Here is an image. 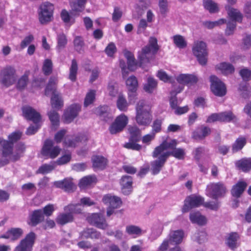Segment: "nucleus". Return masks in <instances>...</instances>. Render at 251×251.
Wrapping results in <instances>:
<instances>
[{"instance_id": "obj_1", "label": "nucleus", "mask_w": 251, "mask_h": 251, "mask_svg": "<svg viewBox=\"0 0 251 251\" xmlns=\"http://www.w3.org/2000/svg\"><path fill=\"white\" fill-rule=\"evenodd\" d=\"M158 50L157 39L154 37H151L149 44L138 52V59L139 66L143 68L148 66Z\"/></svg>"}, {"instance_id": "obj_2", "label": "nucleus", "mask_w": 251, "mask_h": 251, "mask_svg": "<svg viewBox=\"0 0 251 251\" xmlns=\"http://www.w3.org/2000/svg\"><path fill=\"white\" fill-rule=\"evenodd\" d=\"M152 116L150 108L146 105L144 100L138 102L136 106V121L140 126H148L150 124Z\"/></svg>"}, {"instance_id": "obj_3", "label": "nucleus", "mask_w": 251, "mask_h": 251, "mask_svg": "<svg viewBox=\"0 0 251 251\" xmlns=\"http://www.w3.org/2000/svg\"><path fill=\"white\" fill-rule=\"evenodd\" d=\"M16 70L12 66L7 65L0 71V83L5 87L12 85L17 79Z\"/></svg>"}, {"instance_id": "obj_4", "label": "nucleus", "mask_w": 251, "mask_h": 251, "mask_svg": "<svg viewBox=\"0 0 251 251\" xmlns=\"http://www.w3.org/2000/svg\"><path fill=\"white\" fill-rule=\"evenodd\" d=\"M192 50L200 64L202 66L205 65L207 63L208 55L205 43L203 41L195 42Z\"/></svg>"}, {"instance_id": "obj_5", "label": "nucleus", "mask_w": 251, "mask_h": 251, "mask_svg": "<svg viewBox=\"0 0 251 251\" xmlns=\"http://www.w3.org/2000/svg\"><path fill=\"white\" fill-rule=\"evenodd\" d=\"M53 10V5L50 2H45L40 5L39 20L41 24H46L51 21Z\"/></svg>"}, {"instance_id": "obj_6", "label": "nucleus", "mask_w": 251, "mask_h": 251, "mask_svg": "<svg viewBox=\"0 0 251 251\" xmlns=\"http://www.w3.org/2000/svg\"><path fill=\"white\" fill-rule=\"evenodd\" d=\"M81 206L80 204H70L65 208V211H69L70 213H63L59 215L56 219L57 224L64 225L69 222L73 221V217L72 213H79L81 211V209L79 207Z\"/></svg>"}, {"instance_id": "obj_7", "label": "nucleus", "mask_w": 251, "mask_h": 251, "mask_svg": "<svg viewBox=\"0 0 251 251\" xmlns=\"http://www.w3.org/2000/svg\"><path fill=\"white\" fill-rule=\"evenodd\" d=\"M210 81L211 91L215 96L222 97L226 95V86L219 78L215 75H211L210 77Z\"/></svg>"}, {"instance_id": "obj_8", "label": "nucleus", "mask_w": 251, "mask_h": 251, "mask_svg": "<svg viewBox=\"0 0 251 251\" xmlns=\"http://www.w3.org/2000/svg\"><path fill=\"white\" fill-rule=\"evenodd\" d=\"M35 239V234L33 232L27 234L16 247L14 251H32Z\"/></svg>"}, {"instance_id": "obj_9", "label": "nucleus", "mask_w": 251, "mask_h": 251, "mask_svg": "<svg viewBox=\"0 0 251 251\" xmlns=\"http://www.w3.org/2000/svg\"><path fill=\"white\" fill-rule=\"evenodd\" d=\"M204 199L200 196L197 195L190 196L185 199L184 204L182 208V212L186 213L188 212L193 207H197L200 205H202Z\"/></svg>"}, {"instance_id": "obj_10", "label": "nucleus", "mask_w": 251, "mask_h": 251, "mask_svg": "<svg viewBox=\"0 0 251 251\" xmlns=\"http://www.w3.org/2000/svg\"><path fill=\"white\" fill-rule=\"evenodd\" d=\"M60 152V149L58 146L53 147V142L52 140L47 139L45 141L42 149V154L43 156L54 158L59 155Z\"/></svg>"}, {"instance_id": "obj_11", "label": "nucleus", "mask_w": 251, "mask_h": 251, "mask_svg": "<svg viewBox=\"0 0 251 251\" xmlns=\"http://www.w3.org/2000/svg\"><path fill=\"white\" fill-rule=\"evenodd\" d=\"M127 123L128 118L125 115L121 114L118 116L109 127L110 133L114 134L122 131Z\"/></svg>"}, {"instance_id": "obj_12", "label": "nucleus", "mask_w": 251, "mask_h": 251, "mask_svg": "<svg viewBox=\"0 0 251 251\" xmlns=\"http://www.w3.org/2000/svg\"><path fill=\"white\" fill-rule=\"evenodd\" d=\"M88 140V138L86 135L79 133L75 136H66L63 143L67 147L75 148L78 145L79 143H86Z\"/></svg>"}, {"instance_id": "obj_13", "label": "nucleus", "mask_w": 251, "mask_h": 251, "mask_svg": "<svg viewBox=\"0 0 251 251\" xmlns=\"http://www.w3.org/2000/svg\"><path fill=\"white\" fill-rule=\"evenodd\" d=\"M81 110V106L78 104L71 105L64 111L63 115L64 123L69 124L71 123L76 118Z\"/></svg>"}, {"instance_id": "obj_14", "label": "nucleus", "mask_w": 251, "mask_h": 251, "mask_svg": "<svg viewBox=\"0 0 251 251\" xmlns=\"http://www.w3.org/2000/svg\"><path fill=\"white\" fill-rule=\"evenodd\" d=\"M23 116L28 120L32 121L34 123H39L41 117L39 113L29 106H25L22 108Z\"/></svg>"}, {"instance_id": "obj_15", "label": "nucleus", "mask_w": 251, "mask_h": 251, "mask_svg": "<svg viewBox=\"0 0 251 251\" xmlns=\"http://www.w3.org/2000/svg\"><path fill=\"white\" fill-rule=\"evenodd\" d=\"M88 220L91 224L100 229H105L108 226L105 218L100 214L93 213L88 218Z\"/></svg>"}, {"instance_id": "obj_16", "label": "nucleus", "mask_w": 251, "mask_h": 251, "mask_svg": "<svg viewBox=\"0 0 251 251\" xmlns=\"http://www.w3.org/2000/svg\"><path fill=\"white\" fill-rule=\"evenodd\" d=\"M102 201L105 204L108 205V207L114 209L119 208L122 204V201L119 197L111 194L104 195Z\"/></svg>"}, {"instance_id": "obj_17", "label": "nucleus", "mask_w": 251, "mask_h": 251, "mask_svg": "<svg viewBox=\"0 0 251 251\" xmlns=\"http://www.w3.org/2000/svg\"><path fill=\"white\" fill-rule=\"evenodd\" d=\"M211 132V130L210 127L201 125L192 132V137L195 140H201L210 135Z\"/></svg>"}, {"instance_id": "obj_18", "label": "nucleus", "mask_w": 251, "mask_h": 251, "mask_svg": "<svg viewBox=\"0 0 251 251\" xmlns=\"http://www.w3.org/2000/svg\"><path fill=\"white\" fill-rule=\"evenodd\" d=\"M239 239V234L236 232H232L227 235L225 239V243L229 248L234 250L239 246L238 241Z\"/></svg>"}, {"instance_id": "obj_19", "label": "nucleus", "mask_w": 251, "mask_h": 251, "mask_svg": "<svg viewBox=\"0 0 251 251\" xmlns=\"http://www.w3.org/2000/svg\"><path fill=\"white\" fill-rule=\"evenodd\" d=\"M166 160V156L163 153L157 159L151 162V170L153 175H157L160 172Z\"/></svg>"}, {"instance_id": "obj_20", "label": "nucleus", "mask_w": 251, "mask_h": 251, "mask_svg": "<svg viewBox=\"0 0 251 251\" xmlns=\"http://www.w3.org/2000/svg\"><path fill=\"white\" fill-rule=\"evenodd\" d=\"M0 145L2 147V156L3 157H9L10 158V156L13 153V144L0 138Z\"/></svg>"}, {"instance_id": "obj_21", "label": "nucleus", "mask_w": 251, "mask_h": 251, "mask_svg": "<svg viewBox=\"0 0 251 251\" xmlns=\"http://www.w3.org/2000/svg\"><path fill=\"white\" fill-rule=\"evenodd\" d=\"M189 218L193 224H196L200 226H203L207 223V218L200 212H192L190 213Z\"/></svg>"}, {"instance_id": "obj_22", "label": "nucleus", "mask_w": 251, "mask_h": 251, "mask_svg": "<svg viewBox=\"0 0 251 251\" xmlns=\"http://www.w3.org/2000/svg\"><path fill=\"white\" fill-rule=\"evenodd\" d=\"M23 234V230L21 228H12L8 230L1 237L15 241L19 239Z\"/></svg>"}, {"instance_id": "obj_23", "label": "nucleus", "mask_w": 251, "mask_h": 251, "mask_svg": "<svg viewBox=\"0 0 251 251\" xmlns=\"http://www.w3.org/2000/svg\"><path fill=\"white\" fill-rule=\"evenodd\" d=\"M176 80L180 84L191 85L197 82L198 78L193 75L181 74L177 76Z\"/></svg>"}, {"instance_id": "obj_24", "label": "nucleus", "mask_w": 251, "mask_h": 251, "mask_svg": "<svg viewBox=\"0 0 251 251\" xmlns=\"http://www.w3.org/2000/svg\"><path fill=\"white\" fill-rule=\"evenodd\" d=\"M235 166L243 172H249L251 170V158H243L235 162Z\"/></svg>"}, {"instance_id": "obj_25", "label": "nucleus", "mask_w": 251, "mask_h": 251, "mask_svg": "<svg viewBox=\"0 0 251 251\" xmlns=\"http://www.w3.org/2000/svg\"><path fill=\"white\" fill-rule=\"evenodd\" d=\"M226 9L232 22L241 23L243 16L241 13L237 9L231 7L229 5L226 6Z\"/></svg>"}, {"instance_id": "obj_26", "label": "nucleus", "mask_w": 251, "mask_h": 251, "mask_svg": "<svg viewBox=\"0 0 251 251\" xmlns=\"http://www.w3.org/2000/svg\"><path fill=\"white\" fill-rule=\"evenodd\" d=\"M25 150V147L24 143L20 142L16 145L15 150L13 153L10 156V159L13 162H15L23 156Z\"/></svg>"}, {"instance_id": "obj_27", "label": "nucleus", "mask_w": 251, "mask_h": 251, "mask_svg": "<svg viewBox=\"0 0 251 251\" xmlns=\"http://www.w3.org/2000/svg\"><path fill=\"white\" fill-rule=\"evenodd\" d=\"M54 185L58 188H74L76 187L71 177H66L63 180L54 181Z\"/></svg>"}, {"instance_id": "obj_28", "label": "nucleus", "mask_w": 251, "mask_h": 251, "mask_svg": "<svg viewBox=\"0 0 251 251\" xmlns=\"http://www.w3.org/2000/svg\"><path fill=\"white\" fill-rule=\"evenodd\" d=\"M95 113L100 118L107 122L112 119V116L109 111V108L106 105L100 106L95 110Z\"/></svg>"}, {"instance_id": "obj_29", "label": "nucleus", "mask_w": 251, "mask_h": 251, "mask_svg": "<svg viewBox=\"0 0 251 251\" xmlns=\"http://www.w3.org/2000/svg\"><path fill=\"white\" fill-rule=\"evenodd\" d=\"M57 82V80L56 77L54 76L50 77L45 90V94L46 96H48L50 93H51L52 95L55 93H59L56 91Z\"/></svg>"}, {"instance_id": "obj_30", "label": "nucleus", "mask_w": 251, "mask_h": 251, "mask_svg": "<svg viewBox=\"0 0 251 251\" xmlns=\"http://www.w3.org/2000/svg\"><path fill=\"white\" fill-rule=\"evenodd\" d=\"M50 103L52 107L56 110H59L63 106V100L59 92L52 95L50 99Z\"/></svg>"}, {"instance_id": "obj_31", "label": "nucleus", "mask_w": 251, "mask_h": 251, "mask_svg": "<svg viewBox=\"0 0 251 251\" xmlns=\"http://www.w3.org/2000/svg\"><path fill=\"white\" fill-rule=\"evenodd\" d=\"M184 237V232L182 230H176L172 231L170 234L169 240L172 244H179Z\"/></svg>"}, {"instance_id": "obj_32", "label": "nucleus", "mask_w": 251, "mask_h": 251, "mask_svg": "<svg viewBox=\"0 0 251 251\" xmlns=\"http://www.w3.org/2000/svg\"><path fill=\"white\" fill-rule=\"evenodd\" d=\"M97 182V179L95 176L90 175L84 176L79 181L78 186L80 188H83L87 186H90L93 184H96Z\"/></svg>"}, {"instance_id": "obj_33", "label": "nucleus", "mask_w": 251, "mask_h": 251, "mask_svg": "<svg viewBox=\"0 0 251 251\" xmlns=\"http://www.w3.org/2000/svg\"><path fill=\"white\" fill-rule=\"evenodd\" d=\"M124 55L127 59L128 71L135 70L136 68L137 63L133 54L130 51L126 50L124 52Z\"/></svg>"}, {"instance_id": "obj_34", "label": "nucleus", "mask_w": 251, "mask_h": 251, "mask_svg": "<svg viewBox=\"0 0 251 251\" xmlns=\"http://www.w3.org/2000/svg\"><path fill=\"white\" fill-rule=\"evenodd\" d=\"M128 131L130 134L129 140L138 142L141 139V131L136 126H129Z\"/></svg>"}, {"instance_id": "obj_35", "label": "nucleus", "mask_w": 251, "mask_h": 251, "mask_svg": "<svg viewBox=\"0 0 251 251\" xmlns=\"http://www.w3.org/2000/svg\"><path fill=\"white\" fill-rule=\"evenodd\" d=\"M216 68L225 75L232 74L234 72V67L229 63H221L216 66Z\"/></svg>"}, {"instance_id": "obj_36", "label": "nucleus", "mask_w": 251, "mask_h": 251, "mask_svg": "<svg viewBox=\"0 0 251 251\" xmlns=\"http://www.w3.org/2000/svg\"><path fill=\"white\" fill-rule=\"evenodd\" d=\"M166 158L171 155L178 159H182L184 158L185 154V151L184 149L181 148H175L173 151H167L163 153Z\"/></svg>"}, {"instance_id": "obj_37", "label": "nucleus", "mask_w": 251, "mask_h": 251, "mask_svg": "<svg viewBox=\"0 0 251 251\" xmlns=\"http://www.w3.org/2000/svg\"><path fill=\"white\" fill-rule=\"evenodd\" d=\"M247 143V139L243 136L239 137L232 146L233 152H237L241 150Z\"/></svg>"}, {"instance_id": "obj_38", "label": "nucleus", "mask_w": 251, "mask_h": 251, "mask_svg": "<svg viewBox=\"0 0 251 251\" xmlns=\"http://www.w3.org/2000/svg\"><path fill=\"white\" fill-rule=\"evenodd\" d=\"M81 235L84 238L98 239L100 234L95 229L87 228L81 233Z\"/></svg>"}, {"instance_id": "obj_39", "label": "nucleus", "mask_w": 251, "mask_h": 251, "mask_svg": "<svg viewBox=\"0 0 251 251\" xmlns=\"http://www.w3.org/2000/svg\"><path fill=\"white\" fill-rule=\"evenodd\" d=\"M93 166L95 168L103 169L107 163V160L101 156H96L93 159Z\"/></svg>"}, {"instance_id": "obj_40", "label": "nucleus", "mask_w": 251, "mask_h": 251, "mask_svg": "<svg viewBox=\"0 0 251 251\" xmlns=\"http://www.w3.org/2000/svg\"><path fill=\"white\" fill-rule=\"evenodd\" d=\"M44 220V215L41 209L34 210L31 215V221L35 226Z\"/></svg>"}, {"instance_id": "obj_41", "label": "nucleus", "mask_w": 251, "mask_h": 251, "mask_svg": "<svg viewBox=\"0 0 251 251\" xmlns=\"http://www.w3.org/2000/svg\"><path fill=\"white\" fill-rule=\"evenodd\" d=\"M48 115L52 126L56 129L59 125V115L54 110H51L48 112Z\"/></svg>"}, {"instance_id": "obj_42", "label": "nucleus", "mask_w": 251, "mask_h": 251, "mask_svg": "<svg viewBox=\"0 0 251 251\" xmlns=\"http://www.w3.org/2000/svg\"><path fill=\"white\" fill-rule=\"evenodd\" d=\"M75 50L79 53H82L84 51L85 43L82 37L79 36H75L74 41Z\"/></svg>"}, {"instance_id": "obj_43", "label": "nucleus", "mask_w": 251, "mask_h": 251, "mask_svg": "<svg viewBox=\"0 0 251 251\" xmlns=\"http://www.w3.org/2000/svg\"><path fill=\"white\" fill-rule=\"evenodd\" d=\"M157 85V81L153 77L150 76L148 78L147 83L144 86V90L149 93H151Z\"/></svg>"}, {"instance_id": "obj_44", "label": "nucleus", "mask_w": 251, "mask_h": 251, "mask_svg": "<svg viewBox=\"0 0 251 251\" xmlns=\"http://www.w3.org/2000/svg\"><path fill=\"white\" fill-rule=\"evenodd\" d=\"M28 82V75L26 72L20 77L16 84V88L19 90H23L25 89Z\"/></svg>"}, {"instance_id": "obj_45", "label": "nucleus", "mask_w": 251, "mask_h": 251, "mask_svg": "<svg viewBox=\"0 0 251 251\" xmlns=\"http://www.w3.org/2000/svg\"><path fill=\"white\" fill-rule=\"evenodd\" d=\"M219 114L220 122H230L234 120H236V116L230 111L221 112Z\"/></svg>"}, {"instance_id": "obj_46", "label": "nucleus", "mask_w": 251, "mask_h": 251, "mask_svg": "<svg viewBox=\"0 0 251 251\" xmlns=\"http://www.w3.org/2000/svg\"><path fill=\"white\" fill-rule=\"evenodd\" d=\"M57 45L56 49L58 51L65 48L67 44V39L66 36L64 33H60L57 36Z\"/></svg>"}, {"instance_id": "obj_47", "label": "nucleus", "mask_w": 251, "mask_h": 251, "mask_svg": "<svg viewBox=\"0 0 251 251\" xmlns=\"http://www.w3.org/2000/svg\"><path fill=\"white\" fill-rule=\"evenodd\" d=\"M207 195L214 199L223 197L226 193V189H207Z\"/></svg>"}, {"instance_id": "obj_48", "label": "nucleus", "mask_w": 251, "mask_h": 251, "mask_svg": "<svg viewBox=\"0 0 251 251\" xmlns=\"http://www.w3.org/2000/svg\"><path fill=\"white\" fill-rule=\"evenodd\" d=\"M128 104L126 98L122 95H119L117 100L118 108L122 111H126L127 109Z\"/></svg>"}, {"instance_id": "obj_49", "label": "nucleus", "mask_w": 251, "mask_h": 251, "mask_svg": "<svg viewBox=\"0 0 251 251\" xmlns=\"http://www.w3.org/2000/svg\"><path fill=\"white\" fill-rule=\"evenodd\" d=\"M126 84L128 90H137L138 84L136 77L134 75H131L126 80Z\"/></svg>"}, {"instance_id": "obj_50", "label": "nucleus", "mask_w": 251, "mask_h": 251, "mask_svg": "<svg viewBox=\"0 0 251 251\" xmlns=\"http://www.w3.org/2000/svg\"><path fill=\"white\" fill-rule=\"evenodd\" d=\"M53 64L51 60L46 59L44 60L42 70L45 75H49L52 73Z\"/></svg>"}, {"instance_id": "obj_51", "label": "nucleus", "mask_w": 251, "mask_h": 251, "mask_svg": "<svg viewBox=\"0 0 251 251\" xmlns=\"http://www.w3.org/2000/svg\"><path fill=\"white\" fill-rule=\"evenodd\" d=\"M204 8L208 10L210 13H214L218 11L216 3L211 0H205L203 1Z\"/></svg>"}, {"instance_id": "obj_52", "label": "nucleus", "mask_w": 251, "mask_h": 251, "mask_svg": "<svg viewBox=\"0 0 251 251\" xmlns=\"http://www.w3.org/2000/svg\"><path fill=\"white\" fill-rule=\"evenodd\" d=\"M207 234L204 231H197L192 236V239L201 244L204 242L206 240Z\"/></svg>"}, {"instance_id": "obj_53", "label": "nucleus", "mask_w": 251, "mask_h": 251, "mask_svg": "<svg viewBox=\"0 0 251 251\" xmlns=\"http://www.w3.org/2000/svg\"><path fill=\"white\" fill-rule=\"evenodd\" d=\"M74 16H75V15H72L71 11L69 13L65 9L62 10L61 13V19L65 23H71V24H73L75 22V20L73 17Z\"/></svg>"}, {"instance_id": "obj_54", "label": "nucleus", "mask_w": 251, "mask_h": 251, "mask_svg": "<svg viewBox=\"0 0 251 251\" xmlns=\"http://www.w3.org/2000/svg\"><path fill=\"white\" fill-rule=\"evenodd\" d=\"M77 69V62L75 59H73L72 61L71 66L70 69L69 74V78L72 81H75L76 80Z\"/></svg>"}, {"instance_id": "obj_55", "label": "nucleus", "mask_w": 251, "mask_h": 251, "mask_svg": "<svg viewBox=\"0 0 251 251\" xmlns=\"http://www.w3.org/2000/svg\"><path fill=\"white\" fill-rule=\"evenodd\" d=\"M126 232L129 235H139L141 234L142 229L138 226L129 225L126 226Z\"/></svg>"}, {"instance_id": "obj_56", "label": "nucleus", "mask_w": 251, "mask_h": 251, "mask_svg": "<svg viewBox=\"0 0 251 251\" xmlns=\"http://www.w3.org/2000/svg\"><path fill=\"white\" fill-rule=\"evenodd\" d=\"M173 39L175 44L179 48L183 49L187 46L186 41L181 35H175L173 37Z\"/></svg>"}, {"instance_id": "obj_57", "label": "nucleus", "mask_w": 251, "mask_h": 251, "mask_svg": "<svg viewBox=\"0 0 251 251\" xmlns=\"http://www.w3.org/2000/svg\"><path fill=\"white\" fill-rule=\"evenodd\" d=\"M120 184L122 188H129L132 187V178L130 176H123L120 180Z\"/></svg>"}, {"instance_id": "obj_58", "label": "nucleus", "mask_w": 251, "mask_h": 251, "mask_svg": "<svg viewBox=\"0 0 251 251\" xmlns=\"http://www.w3.org/2000/svg\"><path fill=\"white\" fill-rule=\"evenodd\" d=\"M226 22L224 19H221L217 21H205L203 23V25L208 29H212L214 27L223 24Z\"/></svg>"}, {"instance_id": "obj_59", "label": "nucleus", "mask_w": 251, "mask_h": 251, "mask_svg": "<svg viewBox=\"0 0 251 251\" xmlns=\"http://www.w3.org/2000/svg\"><path fill=\"white\" fill-rule=\"evenodd\" d=\"M71 7V14L77 15L78 12L82 11L84 7L76 1H74L70 3Z\"/></svg>"}, {"instance_id": "obj_60", "label": "nucleus", "mask_w": 251, "mask_h": 251, "mask_svg": "<svg viewBox=\"0 0 251 251\" xmlns=\"http://www.w3.org/2000/svg\"><path fill=\"white\" fill-rule=\"evenodd\" d=\"M95 98V91L90 90L86 95L84 100V105L85 107L88 106L91 104Z\"/></svg>"}, {"instance_id": "obj_61", "label": "nucleus", "mask_w": 251, "mask_h": 251, "mask_svg": "<svg viewBox=\"0 0 251 251\" xmlns=\"http://www.w3.org/2000/svg\"><path fill=\"white\" fill-rule=\"evenodd\" d=\"M34 40V37L33 35L29 34L26 36L24 39L21 41L20 44V47L22 49L25 48L28 46H29Z\"/></svg>"}, {"instance_id": "obj_62", "label": "nucleus", "mask_w": 251, "mask_h": 251, "mask_svg": "<svg viewBox=\"0 0 251 251\" xmlns=\"http://www.w3.org/2000/svg\"><path fill=\"white\" fill-rule=\"evenodd\" d=\"M202 205L204 207L213 211H217L220 206V203L219 202L212 201L207 202L203 201Z\"/></svg>"}, {"instance_id": "obj_63", "label": "nucleus", "mask_w": 251, "mask_h": 251, "mask_svg": "<svg viewBox=\"0 0 251 251\" xmlns=\"http://www.w3.org/2000/svg\"><path fill=\"white\" fill-rule=\"evenodd\" d=\"M137 142L129 140L128 143L125 144L124 147L127 149L139 151L142 149V146L136 143Z\"/></svg>"}, {"instance_id": "obj_64", "label": "nucleus", "mask_w": 251, "mask_h": 251, "mask_svg": "<svg viewBox=\"0 0 251 251\" xmlns=\"http://www.w3.org/2000/svg\"><path fill=\"white\" fill-rule=\"evenodd\" d=\"M239 74L244 81H248L251 79V71L249 69H241L239 72Z\"/></svg>"}]
</instances>
